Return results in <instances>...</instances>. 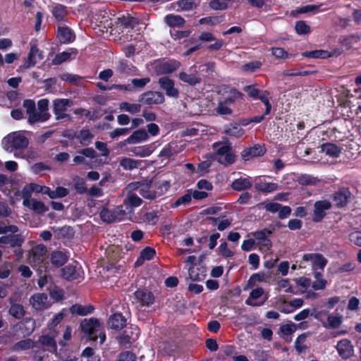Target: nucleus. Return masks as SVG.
I'll return each mask as SVG.
<instances>
[{
	"mask_svg": "<svg viewBox=\"0 0 361 361\" xmlns=\"http://www.w3.org/2000/svg\"><path fill=\"white\" fill-rule=\"evenodd\" d=\"M351 197V192L348 188H341L332 195L333 201L335 205L341 208L346 206Z\"/></svg>",
	"mask_w": 361,
	"mask_h": 361,
	"instance_id": "obj_11",
	"label": "nucleus"
},
{
	"mask_svg": "<svg viewBox=\"0 0 361 361\" xmlns=\"http://www.w3.org/2000/svg\"><path fill=\"white\" fill-rule=\"evenodd\" d=\"M295 30L297 34L300 35L310 32V27L303 20H299L295 23Z\"/></svg>",
	"mask_w": 361,
	"mask_h": 361,
	"instance_id": "obj_51",
	"label": "nucleus"
},
{
	"mask_svg": "<svg viewBox=\"0 0 361 361\" xmlns=\"http://www.w3.org/2000/svg\"><path fill=\"white\" fill-rule=\"evenodd\" d=\"M180 66L179 61L171 60L162 64V70L165 73H170L177 70Z\"/></svg>",
	"mask_w": 361,
	"mask_h": 361,
	"instance_id": "obj_46",
	"label": "nucleus"
},
{
	"mask_svg": "<svg viewBox=\"0 0 361 361\" xmlns=\"http://www.w3.org/2000/svg\"><path fill=\"white\" fill-rule=\"evenodd\" d=\"M155 147L154 144L135 147L133 148L130 151L135 156H138L140 157H149L152 153L154 151Z\"/></svg>",
	"mask_w": 361,
	"mask_h": 361,
	"instance_id": "obj_28",
	"label": "nucleus"
},
{
	"mask_svg": "<svg viewBox=\"0 0 361 361\" xmlns=\"http://www.w3.org/2000/svg\"><path fill=\"white\" fill-rule=\"evenodd\" d=\"M120 109L133 114L140 111L141 105L140 104H130L124 102L120 104Z\"/></svg>",
	"mask_w": 361,
	"mask_h": 361,
	"instance_id": "obj_45",
	"label": "nucleus"
},
{
	"mask_svg": "<svg viewBox=\"0 0 361 361\" xmlns=\"http://www.w3.org/2000/svg\"><path fill=\"white\" fill-rule=\"evenodd\" d=\"M71 53L68 51H63L59 53L53 59V63L55 65H59L68 60L71 57Z\"/></svg>",
	"mask_w": 361,
	"mask_h": 361,
	"instance_id": "obj_62",
	"label": "nucleus"
},
{
	"mask_svg": "<svg viewBox=\"0 0 361 361\" xmlns=\"http://www.w3.org/2000/svg\"><path fill=\"white\" fill-rule=\"evenodd\" d=\"M74 188L76 191L80 194H84L87 192V189L85 187V183L83 179L76 177L73 179Z\"/></svg>",
	"mask_w": 361,
	"mask_h": 361,
	"instance_id": "obj_59",
	"label": "nucleus"
},
{
	"mask_svg": "<svg viewBox=\"0 0 361 361\" xmlns=\"http://www.w3.org/2000/svg\"><path fill=\"white\" fill-rule=\"evenodd\" d=\"M321 149L326 155L333 158L338 157L341 153V148L331 142L323 144Z\"/></svg>",
	"mask_w": 361,
	"mask_h": 361,
	"instance_id": "obj_24",
	"label": "nucleus"
},
{
	"mask_svg": "<svg viewBox=\"0 0 361 361\" xmlns=\"http://www.w3.org/2000/svg\"><path fill=\"white\" fill-rule=\"evenodd\" d=\"M231 187L235 190L241 191L250 188L252 187V182L250 178L240 177L233 181Z\"/></svg>",
	"mask_w": 361,
	"mask_h": 361,
	"instance_id": "obj_29",
	"label": "nucleus"
},
{
	"mask_svg": "<svg viewBox=\"0 0 361 361\" xmlns=\"http://www.w3.org/2000/svg\"><path fill=\"white\" fill-rule=\"evenodd\" d=\"M93 310V307L90 305L82 306L81 305H74L70 308V312L72 314H76L81 316H85L90 314Z\"/></svg>",
	"mask_w": 361,
	"mask_h": 361,
	"instance_id": "obj_39",
	"label": "nucleus"
},
{
	"mask_svg": "<svg viewBox=\"0 0 361 361\" xmlns=\"http://www.w3.org/2000/svg\"><path fill=\"white\" fill-rule=\"evenodd\" d=\"M155 250L150 247H147L143 249L140 255V257L135 263L136 267H139L143 264L145 260L152 259L155 255Z\"/></svg>",
	"mask_w": 361,
	"mask_h": 361,
	"instance_id": "obj_31",
	"label": "nucleus"
},
{
	"mask_svg": "<svg viewBox=\"0 0 361 361\" xmlns=\"http://www.w3.org/2000/svg\"><path fill=\"white\" fill-rule=\"evenodd\" d=\"M170 187L168 181H164L158 186L154 184H146L137 188L140 195L148 200H154L161 196L164 191H166Z\"/></svg>",
	"mask_w": 361,
	"mask_h": 361,
	"instance_id": "obj_4",
	"label": "nucleus"
},
{
	"mask_svg": "<svg viewBox=\"0 0 361 361\" xmlns=\"http://www.w3.org/2000/svg\"><path fill=\"white\" fill-rule=\"evenodd\" d=\"M271 234V231L267 228L252 233V235L258 240V243L265 247H269L271 245L269 239Z\"/></svg>",
	"mask_w": 361,
	"mask_h": 361,
	"instance_id": "obj_23",
	"label": "nucleus"
},
{
	"mask_svg": "<svg viewBox=\"0 0 361 361\" xmlns=\"http://www.w3.org/2000/svg\"><path fill=\"white\" fill-rule=\"evenodd\" d=\"M18 228L15 225H6L4 222H0V234H6L8 233H16Z\"/></svg>",
	"mask_w": 361,
	"mask_h": 361,
	"instance_id": "obj_60",
	"label": "nucleus"
},
{
	"mask_svg": "<svg viewBox=\"0 0 361 361\" xmlns=\"http://www.w3.org/2000/svg\"><path fill=\"white\" fill-rule=\"evenodd\" d=\"M8 233L0 237V243L11 247H20L23 243V237L19 234Z\"/></svg>",
	"mask_w": 361,
	"mask_h": 361,
	"instance_id": "obj_18",
	"label": "nucleus"
},
{
	"mask_svg": "<svg viewBox=\"0 0 361 361\" xmlns=\"http://www.w3.org/2000/svg\"><path fill=\"white\" fill-rule=\"evenodd\" d=\"M215 111L220 116L231 115L233 113L232 109L221 101L219 102L218 105L215 109Z\"/></svg>",
	"mask_w": 361,
	"mask_h": 361,
	"instance_id": "obj_50",
	"label": "nucleus"
},
{
	"mask_svg": "<svg viewBox=\"0 0 361 361\" xmlns=\"http://www.w3.org/2000/svg\"><path fill=\"white\" fill-rule=\"evenodd\" d=\"M61 276L66 280L79 282L83 279V271L81 266L74 262L61 269Z\"/></svg>",
	"mask_w": 361,
	"mask_h": 361,
	"instance_id": "obj_6",
	"label": "nucleus"
},
{
	"mask_svg": "<svg viewBox=\"0 0 361 361\" xmlns=\"http://www.w3.org/2000/svg\"><path fill=\"white\" fill-rule=\"evenodd\" d=\"M149 139V135L147 132L144 128H140L137 130L134 131L131 135H130L126 140V143L131 145V144H137L140 143L145 141H147Z\"/></svg>",
	"mask_w": 361,
	"mask_h": 361,
	"instance_id": "obj_21",
	"label": "nucleus"
},
{
	"mask_svg": "<svg viewBox=\"0 0 361 361\" xmlns=\"http://www.w3.org/2000/svg\"><path fill=\"white\" fill-rule=\"evenodd\" d=\"M303 261L311 262L314 269H323L327 264V259L321 254L310 253L305 254L302 257Z\"/></svg>",
	"mask_w": 361,
	"mask_h": 361,
	"instance_id": "obj_15",
	"label": "nucleus"
},
{
	"mask_svg": "<svg viewBox=\"0 0 361 361\" xmlns=\"http://www.w3.org/2000/svg\"><path fill=\"white\" fill-rule=\"evenodd\" d=\"M160 87L166 92L167 96L178 98L179 91L174 87V82L168 77H161L159 80Z\"/></svg>",
	"mask_w": 361,
	"mask_h": 361,
	"instance_id": "obj_13",
	"label": "nucleus"
},
{
	"mask_svg": "<svg viewBox=\"0 0 361 361\" xmlns=\"http://www.w3.org/2000/svg\"><path fill=\"white\" fill-rule=\"evenodd\" d=\"M278 289L283 290L286 293H295L290 281L288 279H282L278 281Z\"/></svg>",
	"mask_w": 361,
	"mask_h": 361,
	"instance_id": "obj_57",
	"label": "nucleus"
},
{
	"mask_svg": "<svg viewBox=\"0 0 361 361\" xmlns=\"http://www.w3.org/2000/svg\"><path fill=\"white\" fill-rule=\"evenodd\" d=\"M101 219L107 223H112L118 221L115 214V211L109 209H103L100 212Z\"/></svg>",
	"mask_w": 361,
	"mask_h": 361,
	"instance_id": "obj_43",
	"label": "nucleus"
},
{
	"mask_svg": "<svg viewBox=\"0 0 361 361\" xmlns=\"http://www.w3.org/2000/svg\"><path fill=\"white\" fill-rule=\"evenodd\" d=\"M82 331L88 336L92 341H96L99 338V343L102 344L106 340L104 328L101 322L96 318L85 319L80 323Z\"/></svg>",
	"mask_w": 361,
	"mask_h": 361,
	"instance_id": "obj_1",
	"label": "nucleus"
},
{
	"mask_svg": "<svg viewBox=\"0 0 361 361\" xmlns=\"http://www.w3.org/2000/svg\"><path fill=\"white\" fill-rule=\"evenodd\" d=\"M50 118L49 113H42L37 109H35L32 113L30 114L27 116V122L30 124H33L35 123H42L47 121Z\"/></svg>",
	"mask_w": 361,
	"mask_h": 361,
	"instance_id": "obj_25",
	"label": "nucleus"
},
{
	"mask_svg": "<svg viewBox=\"0 0 361 361\" xmlns=\"http://www.w3.org/2000/svg\"><path fill=\"white\" fill-rule=\"evenodd\" d=\"M225 143L216 142L212 145V148L216 151L215 159L216 161L224 166L233 164L235 161V155L233 153L230 144L228 142V138L224 137Z\"/></svg>",
	"mask_w": 361,
	"mask_h": 361,
	"instance_id": "obj_2",
	"label": "nucleus"
},
{
	"mask_svg": "<svg viewBox=\"0 0 361 361\" xmlns=\"http://www.w3.org/2000/svg\"><path fill=\"white\" fill-rule=\"evenodd\" d=\"M191 33L189 30H173L171 32V35L174 39H180L183 38L188 37Z\"/></svg>",
	"mask_w": 361,
	"mask_h": 361,
	"instance_id": "obj_64",
	"label": "nucleus"
},
{
	"mask_svg": "<svg viewBox=\"0 0 361 361\" xmlns=\"http://www.w3.org/2000/svg\"><path fill=\"white\" fill-rule=\"evenodd\" d=\"M73 102L68 99H56L54 101V114L56 120H71V116L66 114Z\"/></svg>",
	"mask_w": 361,
	"mask_h": 361,
	"instance_id": "obj_5",
	"label": "nucleus"
},
{
	"mask_svg": "<svg viewBox=\"0 0 361 361\" xmlns=\"http://www.w3.org/2000/svg\"><path fill=\"white\" fill-rule=\"evenodd\" d=\"M258 99H260L266 106L264 115H268L271 109V104L269 102V92L267 91L262 92Z\"/></svg>",
	"mask_w": 361,
	"mask_h": 361,
	"instance_id": "obj_56",
	"label": "nucleus"
},
{
	"mask_svg": "<svg viewBox=\"0 0 361 361\" xmlns=\"http://www.w3.org/2000/svg\"><path fill=\"white\" fill-rule=\"evenodd\" d=\"M99 185H93L89 190L87 193L92 197H99L103 195V191L102 187L104 185V180H101L99 183Z\"/></svg>",
	"mask_w": 361,
	"mask_h": 361,
	"instance_id": "obj_55",
	"label": "nucleus"
},
{
	"mask_svg": "<svg viewBox=\"0 0 361 361\" xmlns=\"http://www.w3.org/2000/svg\"><path fill=\"white\" fill-rule=\"evenodd\" d=\"M108 324L111 329L119 330L126 325V320L121 314H114L109 318Z\"/></svg>",
	"mask_w": 361,
	"mask_h": 361,
	"instance_id": "obj_26",
	"label": "nucleus"
},
{
	"mask_svg": "<svg viewBox=\"0 0 361 361\" xmlns=\"http://www.w3.org/2000/svg\"><path fill=\"white\" fill-rule=\"evenodd\" d=\"M179 79L183 82L188 83L190 85L194 86L200 83L201 78L195 74L187 73L185 72H180L179 73Z\"/></svg>",
	"mask_w": 361,
	"mask_h": 361,
	"instance_id": "obj_35",
	"label": "nucleus"
},
{
	"mask_svg": "<svg viewBox=\"0 0 361 361\" xmlns=\"http://www.w3.org/2000/svg\"><path fill=\"white\" fill-rule=\"evenodd\" d=\"M75 35L72 30L66 26H61L57 30V38L62 44H69L74 41Z\"/></svg>",
	"mask_w": 361,
	"mask_h": 361,
	"instance_id": "obj_19",
	"label": "nucleus"
},
{
	"mask_svg": "<svg viewBox=\"0 0 361 361\" xmlns=\"http://www.w3.org/2000/svg\"><path fill=\"white\" fill-rule=\"evenodd\" d=\"M47 252V247L44 245H37L32 248L29 257L30 262L34 266H40L46 259Z\"/></svg>",
	"mask_w": 361,
	"mask_h": 361,
	"instance_id": "obj_9",
	"label": "nucleus"
},
{
	"mask_svg": "<svg viewBox=\"0 0 361 361\" xmlns=\"http://www.w3.org/2000/svg\"><path fill=\"white\" fill-rule=\"evenodd\" d=\"M304 56L314 59H326L330 56V54L324 50H314L307 51L302 54Z\"/></svg>",
	"mask_w": 361,
	"mask_h": 361,
	"instance_id": "obj_49",
	"label": "nucleus"
},
{
	"mask_svg": "<svg viewBox=\"0 0 361 361\" xmlns=\"http://www.w3.org/2000/svg\"><path fill=\"white\" fill-rule=\"evenodd\" d=\"M29 144L28 139L20 131H16L7 135L2 140L4 149L11 152L13 149H23Z\"/></svg>",
	"mask_w": 361,
	"mask_h": 361,
	"instance_id": "obj_3",
	"label": "nucleus"
},
{
	"mask_svg": "<svg viewBox=\"0 0 361 361\" xmlns=\"http://www.w3.org/2000/svg\"><path fill=\"white\" fill-rule=\"evenodd\" d=\"M35 346V342L30 339L27 338L16 343L13 346V351L27 350L32 348Z\"/></svg>",
	"mask_w": 361,
	"mask_h": 361,
	"instance_id": "obj_40",
	"label": "nucleus"
},
{
	"mask_svg": "<svg viewBox=\"0 0 361 361\" xmlns=\"http://www.w3.org/2000/svg\"><path fill=\"white\" fill-rule=\"evenodd\" d=\"M137 302H140L142 307H149L154 303V295L147 290H137L134 293Z\"/></svg>",
	"mask_w": 361,
	"mask_h": 361,
	"instance_id": "obj_16",
	"label": "nucleus"
},
{
	"mask_svg": "<svg viewBox=\"0 0 361 361\" xmlns=\"http://www.w3.org/2000/svg\"><path fill=\"white\" fill-rule=\"evenodd\" d=\"M141 164L140 160H135L131 158H123L120 161V166L125 170H133L137 169Z\"/></svg>",
	"mask_w": 361,
	"mask_h": 361,
	"instance_id": "obj_37",
	"label": "nucleus"
},
{
	"mask_svg": "<svg viewBox=\"0 0 361 361\" xmlns=\"http://www.w3.org/2000/svg\"><path fill=\"white\" fill-rule=\"evenodd\" d=\"M255 188L258 192L265 194L275 192L279 189L277 183L268 182L261 178L255 179Z\"/></svg>",
	"mask_w": 361,
	"mask_h": 361,
	"instance_id": "obj_12",
	"label": "nucleus"
},
{
	"mask_svg": "<svg viewBox=\"0 0 361 361\" xmlns=\"http://www.w3.org/2000/svg\"><path fill=\"white\" fill-rule=\"evenodd\" d=\"M93 135L88 130H82L80 132L78 138L82 145H88L93 138Z\"/></svg>",
	"mask_w": 361,
	"mask_h": 361,
	"instance_id": "obj_52",
	"label": "nucleus"
},
{
	"mask_svg": "<svg viewBox=\"0 0 361 361\" xmlns=\"http://www.w3.org/2000/svg\"><path fill=\"white\" fill-rule=\"evenodd\" d=\"M224 133L230 136L240 137L244 135L245 131L240 125L233 124L227 126Z\"/></svg>",
	"mask_w": 361,
	"mask_h": 361,
	"instance_id": "obj_38",
	"label": "nucleus"
},
{
	"mask_svg": "<svg viewBox=\"0 0 361 361\" xmlns=\"http://www.w3.org/2000/svg\"><path fill=\"white\" fill-rule=\"evenodd\" d=\"M173 7L177 11H191L196 8V0H178L173 3Z\"/></svg>",
	"mask_w": 361,
	"mask_h": 361,
	"instance_id": "obj_27",
	"label": "nucleus"
},
{
	"mask_svg": "<svg viewBox=\"0 0 361 361\" xmlns=\"http://www.w3.org/2000/svg\"><path fill=\"white\" fill-rule=\"evenodd\" d=\"M267 276L264 273H256L253 274L247 281V286L252 288L256 286L257 283L266 281Z\"/></svg>",
	"mask_w": 361,
	"mask_h": 361,
	"instance_id": "obj_44",
	"label": "nucleus"
},
{
	"mask_svg": "<svg viewBox=\"0 0 361 361\" xmlns=\"http://www.w3.org/2000/svg\"><path fill=\"white\" fill-rule=\"evenodd\" d=\"M280 330L283 336H286V341L290 342L292 340L290 336L296 331V325L293 323L286 324L282 325Z\"/></svg>",
	"mask_w": 361,
	"mask_h": 361,
	"instance_id": "obj_42",
	"label": "nucleus"
},
{
	"mask_svg": "<svg viewBox=\"0 0 361 361\" xmlns=\"http://www.w3.org/2000/svg\"><path fill=\"white\" fill-rule=\"evenodd\" d=\"M55 331H52L50 335L42 336L39 338V342L44 346L50 347L54 350L56 349V343L54 338L57 336Z\"/></svg>",
	"mask_w": 361,
	"mask_h": 361,
	"instance_id": "obj_36",
	"label": "nucleus"
},
{
	"mask_svg": "<svg viewBox=\"0 0 361 361\" xmlns=\"http://www.w3.org/2000/svg\"><path fill=\"white\" fill-rule=\"evenodd\" d=\"M336 350L338 355L343 359L350 358L353 355L354 352L351 342L346 338L342 339L338 342L336 345Z\"/></svg>",
	"mask_w": 361,
	"mask_h": 361,
	"instance_id": "obj_14",
	"label": "nucleus"
},
{
	"mask_svg": "<svg viewBox=\"0 0 361 361\" xmlns=\"http://www.w3.org/2000/svg\"><path fill=\"white\" fill-rule=\"evenodd\" d=\"M138 101L148 105L159 104L164 102V96L159 92H147L140 96Z\"/></svg>",
	"mask_w": 361,
	"mask_h": 361,
	"instance_id": "obj_10",
	"label": "nucleus"
},
{
	"mask_svg": "<svg viewBox=\"0 0 361 361\" xmlns=\"http://www.w3.org/2000/svg\"><path fill=\"white\" fill-rule=\"evenodd\" d=\"M30 303L37 310H42L49 307L48 297L45 293H36L30 298Z\"/></svg>",
	"mask_w": 361,
	"mask_h": 361,
	"instance_id": "obj_17",
	"label": "nucleus"
},
{
	"mask_svg": "<svg viewBox=\"0 0 361 361\" xmlns=\"http://www.w3.org/2000/svg\"><path fill=\"white\" fill-rule=\"evenodd\" d=\"M192 200V191L188 190L187 193L178 197L173 203V207H177L180 205H188Z\"/></svg>",
	"mask_w": 361,
	"mask_h": 361,
	"instance_id": "obj_47",
	"label": "nucleus"
},
{
	"mask_svg": "<svg viewBox=\"0 0 361 361\" xmlns=\"http://www.w3.org/2000/svg\"><path fill=\"white\" fill-rule=\"evenodd\" d=\"M263 294L264 290L262 288H257L253 289L250 292L248 298L245 300V304L253 307L262 305L265 300L260 302H257L256 300L259 298Z\"/></svg>",
	"mask_w": 361,
	"mask_h": 361,
	"instance_id": "obj_22",
	"label": "nucleus"
},
{
	"mask_svg": "<svg viewBox=\"0 0 361 361\" xmlns=\"http://www.w3.org/2000/svg\"><path fill=\"white\" fill-rule=\"evenodd\" d=\"M23 204L37 214H43L49 210V208L41 201L31 198L28 192L22 193Z\"/></svg>",
	"mask_w": 361,
	"mask_h": 361,
	"instance_id": "obj_7",
	"label": "nucleus"
},
{
	"mask_svg": "<svg viewBox=\"0 0 361 361\" xmlns=\"http://www.w3.org/2000/svg\"><path fill=\"white\" fill-rule=\"evenodd\" d=\"M165 23L170 27H182L185 23V20L180 16L169 14L164 18Z\"/></svg>",
	"mask_w": 361,
	"mask_h": 361,
	"instance_id": "obj_34",
	"label": "nucleus"
},
{
	"mask_svg": "<svg viewBox=\"0 0 361 361\" xmlns=\"http://www.w3.org/2000/svg\"><path fill=\"white\" fill-rule=\"evenodd\" d=\"M331 203L327 200L316 201L314 204V211L312 214V221L314 222H320L326 215V211L331 208Z\"/></svg>",
	"mask_w": 361,
	"mask_h": 361,
	"instance_id": "obj_8",
	"label": "nucleus"
},
{
	"mask_svg": "<svg viewBox=\"0 0 361 361\" xmlns=\"http://www.w3.org/2000/svg\"><path fill=\"white\" fill-rule=\"evenodd\" d=\"M52 13L58 20H62L66 14V7L58 4L53 8Z\"/></svg>",
	"mask_w": 361,
	"mask_h": 361,
	"instance_id": "obj_58",
	"label": "nucleus"
},
{
	"mask_svg": "<svg viewBox=\"0 0 361 361\" xmlns=\"http://www.w3.org/2000/svg\"><path fill=\"white\" fill-rule=\"evenodd\" d=\"M319 182L317 177L309 174H302L298 177V183L302 185H316Z\"/></svg>",
	"mask_w": 361,
	"mask_h": 361,
	"instance_id": "obj_41",
	"label": "nucleus"
},
{
	"mask_svg": "<svg viewBox=\"0 0 361 361\" xmlns=\"http://www.w3.org/2000/svg\"><path fill=\"white\" fill-rule=\"evenodd\" d=\"M114 211L118 221L129 218L133 213L132 208L126 204L124 202L123 204L115 208Z\"/></svg>",
	"mask_w": 361,
	"mask_h": 361,
	"instance_id": "obj_30",
	"label": "nucleus"
},
{
	"mask_svg": "<svg viewBox=\"0 0 361 361\" xmlns=\"http://www.w3.org/2000/svg\"><path fill=\"white\" fill-rule=\"evenodd\" d=\"M68 255L63 251L53 252L51 256V263L56 266L61 267L68 260Z\"/></svg>",
	"mask_w": 361,
	"mask_h": 361,
	"instance_id": "obj_33",
	"label": "nucleus"
},
{
	"mask_svg": "<svg viewBox=\"0 0 361 361\" xmlns=\"http://www.w3.org/2000/svg\"><path fill=\"white\" fill-rule=\"evenodd\" d=\"M307 337V334L304 333L300 335L295 342V350L298 351V353H302L305 348L306 345H305V343L306 341Z\"/></svg>",
	"mask_w": 361,
	"mask_h": 361,
	"instance_id": "obj_54",
	"label": "nucleus"
},
{
	"mask_svg": "<svg viewBox=\"0 0 361 361\" xmlns=\"http://www.w3.org/2000/svg\"><path fill=\"white\" fill-rule=\"evenodd\" d=\"M9 313L16 319H20L24 316V309L20 304H13L9 310Z\"/></svg>",
	"mask_w": 361,
	"mask_h": 361,
	"instance_id": "obj_53",
	"label": "nucleus"
},
{
	"mask_svg": "<svg viewBox=\"0 0 361 361\" xmlns=\"http://www.w3.org/2000/svg\"><path fill=\"white\" fill-rule=\"evenodd\" d=\"M327 322L329 327L337 328L342 322V317L341 316H335L330 314L327 316Z\"/></svg>",
	"mask_w": 361,
	"mask_h": 361,
	"instance_id": "obj_61",
	"label": "nucleus"
},
{
	"mask_svg": "<svg viewBox=\"0 0 361 361\" xmlns=\"http://www.w3.org/2000/svg\"><path fill=\"white\" fill-rule=\"evenodd\" d=\"M43 59L42 53L40 51L36 45L31 47L27 59L25 60L23 65L24 68H29L34 66L37 59L41 60Z\"/></svg>",
	"mask_w": 361,
	"mask_h": 361,
	"instance_id": "obj_20",
	"label": "nucleus"
},
{
	"mask_svg": "<svg viewBox=\"0 0 361 361\" xmlns=\"http://www.w3.org/2000/svg\"><path fill=\"white\" fill-rule=\"evenodd\" d=\"M124 202L133 209V207H138L141 204L142 200L136 194L130 193L124 200Z\"/></svg>",
	"mask_w": 361,
	"mask_h": 361,
	"instance_id": "obj_48",
	"label": "nucleus"
},
{
	"mask_svg": "<svg viewBox=\"0 0 361 361\" xmlns=\"http://www.w3.org/2000/svg\"><path fill=\"white\" fill-rule=\"evenodd\" d=\"M231 96L226 98V99L223 100L222 102L224 103H226V104H227L228 106H231L232 104L234 103L235 100L236 99H238L240 97H242V93H240V92L237 91L235 89L233 88L231 90Z\"/></svg>",
	"mask_w": 361,
	"mask_h": 361,
	"instance_id": "obj_63",
	"label": "nucleus"
},
{
	"mask_svg": "<svg viewBox=\"0 0 361 361\" xmlns=\"http://www.w3.org/2000/svg\"><path fill=\"white\" fill-rule=\"evenodd\" d=\"M185 262L191 265V267L188 268L189 276L190 279L192 281L202 280L204 276L202 274L195 273V268L194 267V265L196 262V257L193 255L188 256L185 259Z\"/></svg>",
	"mask_w": 361,
	"mask_h": 361,
	"instance_id": "obj_32",
	"label": "nucleus"
}]
</instances>
